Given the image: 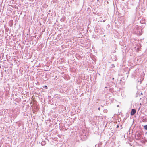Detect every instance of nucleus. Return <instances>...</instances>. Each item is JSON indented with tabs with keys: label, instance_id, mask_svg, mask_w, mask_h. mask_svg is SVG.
I'll return each mask as SVG.
<instances>
[{
	"label": "nucleus",
	"instance_id": "f257e3e1",
	"mask_svg": "<svg viewBox=\"0 0 147 147\" xmlns=\"http://www.w3.org/2000/svg\"><path fill=\"white\" fill-rule=\"evenodd\" d=\"M136 109H132L131 112V116L133 115L136 113Z\"/></svg>",
	"mask_w": 147,
	"mask_h": 147
},
{
	"label": "nucleus",
	"instance_id": "f03ea898",
	"mask_svg": "<svg viewBox=\"0 0 147 147\" xmlns=\"http://www.w3.org/2000/svg\"><path fill=\"white\" fill-rule=\"evenodd\" d=\"M102 144V143L101 142H100L97 145H96V146L97 145L98 146V147H100L101 146Z\"/></svg>",
	"mask_w": 147,
	"mask_h": 147
},
{
	"label": "nucleus",
	"instance_id": "7ed1b4c3",
	"mask_svg": "<svg viewBox=\"0 0 147 147\" xmlns=\"http://www.w3.org/2000/svg\"><path fill=\"white\" fill-rule=\"evenodd\" d=\"M142 121L144 122H146L147 119L146 118L143 117L142 119Z\"/></svg>",
	"mask_w": 147,
	"mask_h": 147
},
{
	"label": "nucleus",
	"instance_id": "20e7f679",
	"mask_svg": "<svg viewBox=\"0 0 147 147\" xmlns=\"http://www.w3.org/2000/svg\"><path fill=\"white\" fill-rule=\"evenodd\" d=\"M144 128L145 130H147V125H145L144 126Z\"/></svg>",
	"mask_w": 147,
	"mask_h": 147
},
{
	"label": "nucleus",
	"instance_id": "39448f33",
	"mask_svg": "<svg viewBox=\"0 0 147 147\" xmlns=\"http://www.w3.org/2000/svg\"><path fill=\"white\" fill-rule=\"evenodd\" d=\"M100 107H99L98 108V110H100Z\"/></svg>",
	"mask_w": 147,
	"mask_h": 147
},
{
	"label": "nucleus",
	"instance_id": "423d86ee",
	"mask_svg": "<svg viewBox=\"0 0 147 147\" xmlns=\"http://www.w3.org/2000/svg\"><path fill=\"white\" fill-rule=\"evenodd\" d=\"M119 126L118 125H117V128H119Z\"/></svg>",
	"mask_w": 147,
	"mask_h": 147
},
{
	"label": "nucleus",
	"instance_id": "0eeeda50",
	"mask_svg": "<svg viewBox=\"0 0 147 147\" xmlns=\"http://www.w3.org/2000/svg\"><path fill=\"white\" fill-rule=\"evenodd\" d=\"M141 95H143V94H142V93H141Z\"/></svg>",
	"mask_w": 147,
	"mask_h": 147
},
{
	"label": "nucleus",
	"instance_id": "6e6552de",
	"mask_svg": "<svg viewBox=\"0 0 147 147\" xmlns=\"http://www.w3.org/2000/svg\"><path fill=\"white\" fill-rule=\"evenodd\" d=\"M104 37H105V35H104Z\"/></svg>",
	"mask_w": 147,
	"mask_h": 147
},
{
	"label": "nucleus",
	"instance_id": "1a4fd4ad",
	"mask_svg": "<svg viewBox=\"0 0 147 147\" xmlns=\"http://www.w3.org/2000/svg\"><path fill=\"white\" fill-rule=\"evenodd\" d=\"M47 86H45V87H47Z\"/></svg>",
	"mask_w": 147,
	"mask_h": 147
},
{
	"label": "nucleus",
	"instance_id": "9d476101",
	"mask_svg": "<svg viewBox=\"0 0 147 147\" xmlns=\"http://www.w3.org/2000/svg\"><path fill=\"white\" fill-rule=\"evenodd\" d=\"M138 136V134H136Z\"/></svg>",
	"mask_w": 147,
	"mask_h": 147
},
{
	"label": "nucleus",
	"instance_id": "9b49d317",
	"mask_svg": "<svg viewBox=\"0 0 147 147\" xmlns=\"http://www.w3.org/2000/svg\"><path fill=\"white\" fill-rule=\"evenodd\" d=\"M114 79V78H113V79Z\"/></svg>",
	"mask_w": 147,
	"mask_h": 147
},
{
	"label": "nucleus",
	"instance_id": "f8f14e48",
	"mask_svg": "<svg viewBox=\"0 0 147 147\" xmlns=\"http://www.w3.org/2000/svg\"><path fill=\"white\" fill-rule=\"evenodd\" d=\"M146 134H147V132H146Z\"/></svg>",
	"mask_w": 147,
	"mask_h": 147
}]
</instances>
